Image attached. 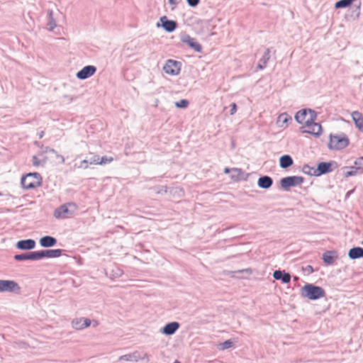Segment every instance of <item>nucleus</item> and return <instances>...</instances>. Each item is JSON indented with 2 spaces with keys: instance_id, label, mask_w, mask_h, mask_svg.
Listing matches in <instances>:
<instances>
[{
  "instance_id": "obj_31",
  "label": "nucleus",
  "mask_w": 363,
  "mask_h": 363,
  "mask_svg": "<svg viewBox=\"0 0 363 363\" xmlns=\"http://www.w3.org/2000/svg\"><path fill=\"white\" fill-rule=\"evenodd\" d=\"M48 26L49 27L48 29L50 30H53L57 25H56L55 20L53 18V12H52V10H48Z\"/></svg>"
},
{
  "instance_id": "obj_13",
  "label": "nucleus",
  "mask_w": 363,
  "mask_h": 363,
  "mask_svg": "<svg viewBox=\"0 0 363 363\" xmlns=\"http://www.w3.org/2000/svg\"><path fill=\"white\" fill-rule=\"evenodd\" d=\"M62 254V250L61 249H51L38 251L39 259L43 258L59 257Z\"/></svg>"
},
{
  "instance_id": "obj_6",
  "label": "nucleus",
  "mask_w": 363,
  "mask_h": 363,
  "mask_svg": "<svg viewBox=\"0 0 363 363\" xmlns=\"http://www.w3.org/2000/svg\"><path fill=\"white\" fill-rule=\"evenodd\" d=\"M304 182V178L301 176H289L282 178L280 180V184L283 189L287 191L291 187L301 185Z\"/></svg>"
},
{
  "instance_id": "obj_7",
  "label": "nucleus",
  "mask_w": 363,
  "mask_h": 363,
  "mask_svg": "<svg viewBox=\"0 0 363 363\" xmlns=\"http://www.w3.org/2000/svg\"><path fill=\"white\" fill-rule=\"evenodd\" d=\"M21 287L18 284L13 280L0 279V292H11L19 294Z\"/></svg>"
},
{
  "instance_id": "obj_10",
  "label": "nucleus",
  "mask_w": 363,
  "mask_h": 363,
  "mask_svg": "<svg viewBox=\"0 0 363 363\" xmlns=\"http://www.w3.org/2000/svg\"><path fill=\"white\" fill-rule=\"evenodd\" d=\"M180 69L181 63L173 60H168L163 67V70L165 73L171 75H177L179 73Z\"/></svg>"
},
{
  "instance_id": "obj_23",
  "label": "nucleus",
  "mask_w": 363,
  "mask_h": 363,
  "mask_svg": "<svg viewBox=\"0 0 363 363\" xmlns=\"http://www.w3.org/2000/svg\"><path fill=\"white\" fill-rule=\"evenodd\" d=\"M348 257L350 259H357L363 257V248L354 247L348 252Z\"/></svg>"
},
{
  "instance_id": "obj_21",
  "label": "nucleus",
  "mask_w": 363,
  "mask_h": 363,
  "mask_svg": "<svg viewBox=\"0 0 363 363\" xmlns=\"http://www.w3.org/2000/svg\"><path fill=\"white\" fill-rule=\"evenodd\" d=\"M273 184V179L269 176H262L259 178L257 185L264 189H269Z\"/></svg>"
},
{
  "instance_id": "obj_29",
  "label": "nucleus",
  "mask_w": 363,
  "mask_h": 363,
  "mask_svg": "<svg viewBox=\"0 0 363 363\" xmlns=\"http://www.w3.org/2000/svg\"><path fill=\"white\" fill-rule=\"evenodd\" d=\"M343 174L345 177H350L354 176L357 174H360L358 169H356V167L354 166L352 167H345L343 168Z\"/></svg>"
},
{
  "instance_id": "obj_30",
  "label": "nucleus",
  "mask_w": 363,
  "mask_h": 363,
  "mask_svg": "<svg viewBox=\"0 0 363 363\" xmlns=\"http://www.w3.org/2000/svg\"><path fill=\"white\" fill-rule=\"evenodd\" d=\"M123 274V270L118 266L113 267L110 272V277L111 279H116L121 277Z\"/></svg>"
},
{
  "instance_id": "obj_11",
  "label": "nucleus",
  "mask_w": 363,
  "mask_h": 363,
  "mask_svg": "<svg viewBox=\"0 0 363 363\" xmlns=\"http://www.w3.org/2000/svg\"><path fill=\"white\" fill-rule=\"evenodd\" d=\"M181 40L182 43L188 45L191 48L197 52H202V46L196 40L191 37L189 35H184L182 37Z\"/></svg>"
},
{
  "instance_id": "obj_38",
  "label": "nucleus",
  "mask_w": 363,
  "mask_h": 363,
  "mask_svg": "<svg viewBox=\"0 0 363 363\" xmlns=\"http://www.w3.org/2000/svg\"><path fill=\"white\" fill-rule=\"evenodd\" d=\"M233 343L230 340H225L223 343L220 344V349L224 350L228 348H230L233 346Z\"/></svg>"
},
{
  "instance_id": "obj_4",
  "label": "nucleus",
  "mask_w": 363,
  "mask_h": 363,
  "mask_svg": "<svg viewBox=\"0 0 363 363\" xmlns=\"http://www.w3.org/2000/svg\"><path fill=\"white\" fill-rule=\"evenodd\" d=\"M310 116L307 119L306 127L308 130H303L302 133H309L315 137H319L322 134V126L320 123H315L317 113L314 110H309Z\"/></svg>"
},
{
  "instance_id": "obj_16",
  "label": "nucleus",
  "mask_w": 363,
  "mask_h": 363,
  "mask_svg": "<svg viewBox=\"0 0 363 363\" xmlns=\"http://www.w3.org/2000/svg\"><path fill=\"white\" fill-rule=\"evenodd\" d=\"M16 246L21 250H30L35 247V242L33 239L21 240L17 242Z\"/></svg>"
},
{
  "instance_id": "obj_9",
  "label": "nucleus",
  "mask_w": 363,
  "mask_h": 363,
  "mask_svg": "<svg viewBox=\"0 0 363 363\" xmlns=\"http://www.w3.org/2000/svg\"><path fill=\"white\" fill-rule=\"evenodd\" d=\"M337 166V162L335 161L319 162L315 172L317 173V177L332 172Z\"/></svg>"
},
{
  "instance_id": "obj_39",
  "label": "nucleus",
  "mask_w": 363,
  "mask_h": 363,
  "mask_svg": "<svg viewBox=\"0 0 363 363\" xmlns=\"http://www.w3.org/2000/svg\"><path fill=\"white\" fill-rule=\"evenodd\" d=\"M89 160H84L81 161L80 164L79 165L75 164V167L79 169H87L89 167Z\"/></svg>"
},
{
  "instance_id": "obj_12",
  "label": "nucleus",
  "mask_w": 363,
  "mask_h": 363,
  "mask_svg": "<svg viewBox=\"0 0 363 363\" xmlns=\"http://www.w3.org/2000/svg\"><path fill=\"white\" fill-rule=\"evenodd\" d=\"M96 71V67L93 65H87L79 70L76 76L79 79H86L91 77Z\"/></svg>"
},
{
  "instance_id": "obj_41",
  "label": "nucleus",
  "mask_w": 363,
  "mask_h": 363,
  "mask_svg": "<svg viewBox=\"0 0 363 363\" xmlns=\"http://www.w3.org/2000/svg\"><path fill=\"white\" fill-rule=\"evenodd\" d=\"M188 5L191 7H196L200 2V0H186Z\"/></svg>"
},
{
  "instance_id": "obj_47",
  "label": "nucleus",
  "mask_w": 363,
  "mask_h": 363,
  "mask_svg": "<svg viewBox=\"0 0 363 363\" xmlns=\"http://www.w3.org/2000/svg\"><path fill=\"white\" fill-rule=\"evenodd\" d=\"M306 269H307L308 272H313V267H312V266H311V265H308V266L306 267Z\"/></svg>"
},
{
  "instance_id": "obj_22",
  "label": "nucleus",
  "mask_w": 363,
  "mask_h": 363,
  "mask_svg": "<svg viewBox=\"0 0 363 363\" xmlns=\"http://www.w3.org/2000/svg\"><path fill=\"white\" fill-rule=\"evenodd\" d=\"M352 118L354 121V123L356 127L359 129V130L363 132V116L362 114L357 111H353L352 113Z\"/></svg>"
},
{
  "instance_id": "obj_45",
  "label": "nucleus",
  "mask_w": 363,
  "mask_h": 363,
  "mask_svg": "<svg viewBox=\"0 0 363 363\" xmlns=\"http://www.w3.org/2000/svg\"><path fill=\"white\" fill-rule=\"evenodd\" d=\"M162 192H164V193L167 192V186H162L161 189H160V190H158L157 191V194H160V193H162Z\"/></svg>"
},
{
  "instance_id": "obj_14",
  "label": "nucleus",
  "mask_w": 363,
  "mask_h": 363,
  "mask_svg": "<svg viewBox=\"0 0 363 363\" xmlns=\"http://www.w3.org/2000/svg\"><path fill=\"white\" fill-rule=\"evenodd\" d=\"M16 261L39 260L38 251L28 252L13 257Z\"/></svg>"
},
{
  "instance_id": "obj_37",
  "label": "nucleus",
  "mask_w": 363,
  "mask_h": 363,
  "mask_svg": "<svg viewBox=\"0 0 363 363\" xmlns=\"http://www.w3.org/2000/svg\"><path fill=\"white\" fill-rule=\"evenodd\" d=\"M113 160V158L111 157L104 156L101 157H99V164L102 165V164L111 163Z\"/></svg>"
},
{
  "instance_id": "obj_44",
  "label": "nucleus",
  "mask_w": 363,
  "mask_h": 363,
  "mask_svg": "<svg viewBox=\"0 0 363 363\" xmlns=\"http://www.w3.org/2000/svg\"><path fill=\"white\" fill-rule=\"evenodd\" d=\"M32 160H33V166L37 167V166L40 165V160H38L37 156L33 155V157H32Z\"/></svg>"
},
{
  "instance_id": "obj_32",
  "label": "nucleus",
  "mask_w": 363,
  "mask_h": 363,
  "mask_svg": "<svg viewBox=\"0 0 363 363\" xmlns=\"http://www.w3.org/2000/svg\"><path fill=\"white\" fill-rule=\"evenodd\" d=\"M302 172L308 175L317 177L316 168L311 167L308 164H304L302 168Z\"/></svg>"
},
{
  "instance_id": "obj_5",
  "label": "nucleus",
  "mask_w": 363,
  "mask_h": 363,
  "mask_svg": "<svg viewBox=\"0 0 363 363\" xmlns=\"http://www.w3.org/2000/svg\"><path fill=\"white\" fill-rule=\"evenodd\" d=\"M77 206L73 202H68L61 205L54 211V216L56 218H67L71 217L77 211Z\"/></svg>"
},
{
  "instance_id": "obj_35",
  "label": "nucleus",
  "mask_w": 363,
  "mask_h": 363,
  "mask_svg": "<svg viewBox=\"0 0 363 363\" xmlns=\"http://www.w3.org/2000/svg\"><path fill=\"white\" fill-rule=\"evenodd\" d=\"M354 166L362 174L363 172V157L357 158L354 162Z\"/></svg>"
},
{
  "instance_id": "obj_46",
  "label": "nucleus",
  "mask_w": 363,
  "mask_h": 363,
  "mask_svg": "<svg viewBox=\"0 0 363 363\" xmlns=\"http://www.w3.org/2000/svg\"><path fill=\"white\" fill-rule=\"evenodd\" d=\"M354 189L347 191L345 195V199H348L350 196V195L354 193Z\"/></svg>"
},
{
  "instance_id": "obj_36",
  "label": "nucleus",
  "mask_w": 363,
  "mask_h": 363,
  "mask_svg": "<svg viewBox=\"0 0 363 363\" xmlns=\"http://www.w3.org/2000/svg\"><path fill=\"white\" fill-rule=\"evenodd\" d=\"M189 102L186 99H182L175 102V106L179 108H186L188 107Z\"/></svg>"
},
{
  "instance_id": "obj_15",
  "label": "nucleus",
  "mask_w": 363,
  "mask_h": 363,
  "mask_svg": "<svg viewBox=\"0 0 363 363\" xmlns=\"http://www.w3.org/2000/svg\"><path fill=\"white\" fill-rule=\"evenodd\" d=\"M160 22L162 23V28L168 33L173 32L177 27L176 21L169 20L165 16L160 18Z\"/></svg>"
},
{
  "instance_id": "obj_2",
  "label": "nucleus",
  "mask_w": 363,
  "mask_h": 363,
  "mask_svg": "<svg viewBox=\"0 0 363 363\" xmlns=\"http://www.w3.org/2000/svg\"><path fill=\"white\" fill-rule=\"evenodd\" d=\"M350 144L348 137L343 133L340 134H330L328 148L331 150H341L347 147Z\"/></svg>"
},
{
  "instance_id": "obj_51",
  "label": "nucleus",
  "mask_w": 363,
  "mask_h": 363,
  "mask_svg": "<svg viewBox=\"0 0 363 363\" xmlns=\"http://www.w3.org/2000/svg\"><path fill=\"white\" fill-rule=\"evenodd\" d=\"M57 157H60V160H62V162H64V161H65V158H64V157H63V156H62V155H59V156H57Z\"/></svg>"
},
{
  "instance_id": "obj_28",
  "label": "nucleus",
  "mask_w": 363,
  "mask_h": 363,
  "mask_svg": "<svg viewBox=\"0 0 363 363\" xmlns=\"http://www.w3.org/2000/svg\"><path fill=\"white\" fill-rule=\"evenodd\" d=\"M231 172L233 173L231 177L235 180H245L247 179V175L242 171L241 169L238 168H233L231 169Z\"/></svg>"
},
{
  "instance_id": "obj_55",
  "label": "nucleus",
  "mask_w": 363,
  "mask_h": 363,
  "mask_svg": "<svg viewBox=\"0 0 363 363\" xmlns=\"http://www.w3.org/2000/svg\"><path fill=\"white\" fill-rule=\"evenodd\" d=\"M362 245H363V240H362Z\"/></svg>"
},
{
  "instance_id": "obj_49",
  "label": "nucleus",
  "mask_w": 363,
  "mask_h": 363,
  "mask_svg": "<svg viewBox=\"0 0 363 363\" xmlns=\"http://www.w3.org/2000/svg\"><path fill=\"white\" fill-rule=\"evenodd\" d=\"M169 3L171 5H176L177 4V0H169Z\"/></svg>"
},
{
  "instance_id": "obj_42",
  "label": "nucleus",
  "mask_w": 363,
  "mask_h": 363,
  "mask_svg": "<svg viewBox=\"0 0 363 363\" xmlns=\"http://www.w3.org/2000/svg\"><path fill=\"white\" fill-rule=\"evenodd\" d=\"M82 322H83L84 328H86L91 325L90 319L86 318H82Z\"/></svg>"
},
{
  "instance_id": "obj_34",
  "label": "nucleus",
  "mask_w": 363,
  "mask_h": 363,
  "mask_svg": "<svg viewBox=\"0 0 363 363\" xmlns=\"http://www.w3.org/2000/svg\"><path fill=\"white\" fill-rule=\"evenodd\" d=\"M72 327L76 330L84 329L82 318L74 319L72 322Z\"/></svg>"
},
{
  "instance_id": "obj_33",
  "label": "nucleus",
  "mask_w": 363,
  "mask_h": 363,
  "mask_svg": "<svg viewBox=\"0 0 363 363\" xmlns=\"http://www.w3.org/2000/svg\"><path fill=\"white\" fill-rule=\"evenodd\" d=\"M354 0H339L335 4V9H345L350 6Z\"/></svg>"
},
{
  "instance_id": "obj_17",
  "label": "nucleus",
  "mask_w": 363,
  "mask_h": 363,
  "mask_svg": "<svg viewBox=\"0 0 363 363\" xmlns=\"http://www.w3.org/2000/svg\"><path fill=\"white\" fill-rule=\"evenodd\" d=\"M179 323L174 321L167 323L161 330V332L166 335H172L179 328Z\"/></svg>"
},
{
  "instance_id": "obj_24",
  "label": "nucleus",
  "mask_w": 363,
  "mask_h": 363,
  "mask_svg": "<svg viewBox=\"0 0 363 363\" xmlns=\"http://www.w3.org/2000/svg\"><path fill=\"white\" fill-rule=\"evenodd\" d=\"M270 59V49L267 48L264 51V55L261 57L257 65L258 69H263L266 67L268 61Z\"/></svg>"
},
{
  "instance_id": "obj_1",
  "label": "nucleus",
  "mask_w": 363,
  "mask_h": 363,
  "mask_svg": "<svg viewBox=\"0 0 363 363\" xmlns=\"http://www.w3.org/2000/svg\"><path fill=\"white\" fill-rule=\"evenodd\" d=\"M43 177L38 172L28 173L21 180V186L26 190L34 189L42 185Z\"/></svg>"
},
{
  "instance_id": "obj_48",
  "label": "nucleus",
  "mask_w": 363,
  "mask_h": 363,
  "mask_svg": "<svg viewBox=\"0 0 363 363\" xmlns=\"http://www.w3.org/2000/svg\"><path fill=\"white\" fill-rule=\"evenodd\" d=\"M44 134H45V133H44V131H43V130H42V131L39 132V133H38V138H39L40 139H41V138L44 136Z\"/></svg>"
},
{
  "instance_id": "obj_20",
  "label": "nucleus",
  "mask_w": 363,
  "mask_h": 363,
  "mask_svg": "<svg viewBox=\"0 0 363 363\" xmlns=\"http://www.w3.org/2000/svg\"><path fill=\"white\" fill-rule=\"evenodd\" d=\"M39 243L43 247H51L57 244V239L50 235H45L40 239Z\"/></svg>"
},
{
  "instance_id": "obj_18",
  "label": "nucleus",
  "mask_w": 363,
  "mask_h": 363,
  "mask_svg": "<svg viewBox=\"0 0 363 363\" xmlns=\"http://www.w3.org/2000/svg\"><path fill=\"white\" fill-rule=\"evenodd\" d=\"M309 110H311V108H303L300 111H298L296 115H295V120L298 123L303 124L304 123L305 125H306L307 119H308V117L310 116Z\"/></svg>"
},
{
  "instance_id": "obj_26",
  "label": "nucleus",
  "mask_w": 363,
  "mask_h": 363,
  "mask_svg": "<svg viewBox=\"0 0 363 363\" xmlns=\"http://www.w3.org/2000/svg\"><path fill=\"white\" fill-rule=\"evenodd\" d=\"M294 163L292 157L289 155H282L279 158V166L282 169H287L291 167Z\"/></svg>"
},
{
  "instance_id": "obj_27",
  "label": "nucleus",
  "mask_w": 363,
  "mask_h": 363,
  "mask_svg": "<svg viewBox=\"0 0 363 363\" xmlns=\"http://www.w3.org/2000/svg\"><path fill=\"white\" fill-rule=\"evenodd\" d=\"M336 257L337 252L335 251H326L323 255V260L327 264H332Z\"/></svg>"
},
{
  "instance_id": "obj_53",
  "label": "nucleus",
  "mask_w": 363,
  "mask_h": 363,
  "mask_svg": "<svg viewBox=\"0 0 363 363\" xmlns=\"http://www.w3.org/2000/svg\"><path fill=\"white\" fill-rule=\"evenodd\" d=\"M360 6H361V2L359 1V4L357 6L358 9H359Z\"/></svg>"
},
{
  "instance_id": "obj_25",
  "label": "nucleus",
  "mask_w": 363,
  "mask_h": 363,
  "mask_svg": "<svg viewBox=\"0 0 363 363\" xmlns=\"http://www.w3.org/2000/svg\"><path fill=\"white\" fill-rule=\"evenodd\" d=\"M292 121V118L286 113H281L277 118V125L279 127H286L288 123Z\"/></svg>"
},
{
  "instance_id": "obj_8",
  "label": "nucleus",
  "mask_w": 363,
  "mask_h": 363,
  "mask_svg": "<svg viewBox=\"0 0 363 363\" xmlns=\"http://www.w3.org/2000/svg\"><path fill=\"white\" fill-rule=\"evenodd\" d=\"M145 359L148 361V355L146 353H142L136 350L131 353L121 355L119 357L118 361L138 362L139 360H144Z\"/></svg>"
},
{
  "instance_id": "obj_19",
  "label": "nucleus",
  "mask_w": 363,
  "mask_h": 363,
  "mask_svg": "<svg viewBox=\"0 0 363 363\" xmlns=\"http://www.w3.org/2000/svg\"><path fill=\"white\" fill-rule=\"evenodd\" d=\"M273 277L276 280H281L283 284H288L291 281V274L285 271L275 270L273 273Z\"/></svg>"
},
{
  "instance_id": "obj_3",
  "label": "nucleus",
  "mask_w": 363,
  "mask_h": 363,
  "mask_svg": "<svg viewBox=\"0 0 363 363\" xmlns=\"http://www.w3.org/2000/svg\"><path fill=\"white\" fill-rule=\"evenodd\" d=\"M301 295L310 300H317L324 297L325 291L320 286L307 284L301 288Z\"/></svg>"
},
{
  "instance_id": "obj_54",
  "label": "nucleus",
  "mask_w": 363,
  "mask_h": 363,
  "mask_svg": "<svg viewBox=\"0 0 363 363\" xmlns=\"http://www.w3.org/2000/svg\"><path fill=\"white\" fill-rule=\"evenodd\" d=\"M174 363H181V362L178 360H175Z\"/></svg>"
},
{
  "instance_id": "obj_50",
  "label": "nucleus",
  "mask_w": 363,
  "mask_h": 363,
  "mask_svg": "<svg viewBox=\"0 0 363 363\" xmlns=\"http://www.w3.org/2000/svg\"><path fill=\"white\" fill-rule=\"evenodd\" d=\"M230 172H231V169H229V168H228V167H226V168L224 169V172H225V174H228V173H229Z\"/></svg>"
},
{
  "instance_id": "obj_40",
  "label": "nucleus",
  "mask_w": 363,
  "mask_h": 363,
  "mask_svg": "<svg viewBox=\"0 0 363 363\" xmlns=\"http://www.w3.org/2000/svg\"><path fill=\"white\" fill-rule=\"evenodd\" d=\"M99 156L94 155L89 160V164H99Z\"/></svg>"
},
{
  "instance_id": "obj_43",
  "label": "nucleus",
  "mask_w": 363,
  "mask_h": 363,
  "mask_svg": "<svg viewBox=\"0 0 363 363\" xmlns=\"http://www.w3.org/2000/svg\"><path fill=\"white\" fill-rule=\"evenodd\" d=\"M236 111H237L236 104H235V103L231 104L230 110V115H233L234 113H235Z\"/></svg>"
},
{
  "instance_id": "obj_52",
  "label": "nucleus",
  "mask_w": 363,
  "mask_h": 363,
  "mask_svg": "<svg viewBox=\"0 0 363 363\" xmlns=\"http://www.w3.org/2000/svg\"><path fill=\"white\" fill-rule=\"evenodd\" d=\"M49 152H55V150L54 149H52V148H49Z\"/></svg>"
}]
</instances>
